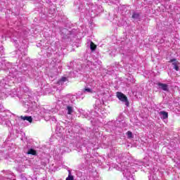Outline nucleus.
Instances as JSON below:
<instances>
[{
    "label": "nucleus",
    "instance_id": "f257e3e1",
    "mask_svg": "<svg viewBox=\"0 0 180 180\" xmlns=\"http://www.w3.org/2000/svg\"><path fill=\"white\" fill-rule=\"evenodd\" d=\"M116 98H117L118 100L120 101L121 102L126 103L127 107L129 106V102L128 101V98L122 92H120V91L116 92Z\"/></svg>",
    "mask_w": 180,
    "mask_h": 180
},
{
    "label": "nucleus",
    "instance_id": "0eeeda50",
    "mask_svg": "<svg viewBox=\"0 0 180 180\" xmlns=\"http://www.w3.org/2000/svg\"><path fill=\"white\" fill-rule=\"evenodd\" d=\"M27 155H37V150H35L34 149H30L28 150Z\"/></svg>",
    "mask_w": 180,
    "mask_h": 180
},
{
    "label": "nucleus",
    "instance_id": "f8f14e48",
    "mask_svg": "<svg viewBox=\"0 0 180 180\" xmlns=\"http://www.w3.org/2000/svg\"><path fill=\"white\" fill-rule=\"evenodd\" d=\"M68 115H72V113L73 112V110L70 106H68Z\"/></svg>",
    "mask_w": 180,
    "mask_h": 180
},
{
    "label": "nucleus",
    "instance_id": "20e7f679",
    "mask_svg": "<svg viewBox=\"0 0 180 180\" xmlns=\"http://www.w3.org/2000/svg\"><path fill=\"white\" fill-rule=\"evenodd\" d=\"M20 118H22V120L28 121L30 123H32L33 121L32 117L31 116H25V117L20 116Z\"/></svg>",
    "mask_w": 180,
    "mask_h": 180
},
{
    "label": "nucleus",
    "instance_id": "f03ea898",
    "mask_svg": "<svg viewBox=\"0 0 180 180\" xmlns=\"http://www.w3.org/2000/svg\"><path fill=\"white\" fill-rule=\"evenodd\" d=\"M168 63H172V65L174 66V70H175L176 72L179 71V65H180V62L177 60L176 58L170 59Z\"/></svg>",
    "mask_w": 180,
    "mask_h": 180
},
{
    "label": "nucleus",
    "instance_id": "ddd939ff",
    "mask_svg": "<svg viewBox=\"0 0 180 180\" xmlns=\"http://www.w3.org/2000/svg\"><path fill=\"white\" fill-rule=\"evenodd\" d=\"M84 91L89 92V93H92V91L91 89H84Z\"/></svg>",
    "mask_w": 180,
    "mask_h": 180
},
{
    "label": "nucleus",
    "instance_id": "4468645a",
    "mask_svg": "<svg viewBox=\"0 0 180 180\" xmlns=\"http://www.w3.org/2000/svg\"><path fill=\"white\" fill-rule=\"evenodd\" d=\"M13 180H15V179H13Z\"/></svg>",
    "mask_w": 180,
    "mask_h": 180
},
{
    "label": "nucleus",
    "instance_id": "9b49d317",
    "mask_svg": "<svg viewBox=\"0 0 180 180\" xmlns=\"http://www.w3.org/2000/svg\"><path fill=\"white\" fill-rule=\"evenodd\" d=\"M66 180H74V176L71 175L70 172H69L68 177H66Z\"/></svg>",
    "mask_w": 180,
    "mask_h": 180
},
{
    "label": "nucleus",
    "instance_id": "9d476101",
    "mask_svg": "<svg viewBox=\"0 0 180 180\" xmlns=\"http://www.w3.org/2000/svg\"><path fill=\"white\" fill-rule=\"evenodd\" d=\"M127 136L128 139H134V136L132 134V132L131 131H127Z\"/></svg>",
    "mask_w": 180,
    "mask_h": 180
},
{
    "label": "nucleus",
    "instance_id": "423d86ee",
    "mask_svg": "<svg viewBox=\"0 0 180 180\" xmlns=\"http://www.w3.org/2000/svg\"><path fill=\"white\" fill-rule=\"evenodd\" d=\"M159 114L163 115V120H166V119H167V117H169V115L167 114V112L166 111H160V112H159Z\"/></svg>",
    "mask_w": 180,
    "mask_h": 180
},
{
    "label": "nucleus",
    "instance_id": "1a4fd4ad",
    "mask_svg": "<svg viewBox=\"0 0 180 180\" xmlns=\"http://www.w3.org/2000/svg\"><path fill=\"white\" fill-rule=\"evenodd\" d=\"M67 80H68L67 77H63L62 79H60V80L58 81L57 84L60 85L61 84V82H67Z\"/></svg>",
    "mask_w": 180,
    "mask_h": 180
},
{
    "label": "nucleus",
    "instance_id": "6e6552de",
    "mask_svg": "<svg viewBox=\"0 0 180 180\" xmlns=\"http://www.w3.org/2000/svg\"><path fill=\"white\" fill-rule=\"evenodd\" d=\"M131 18L133 19H139L140 18V13H133Z\"/></svg>",
    "mask_w": 180,
    "mask_h": 180
},
{
    "label": "nucleus",
    "instance_id": "7ed1b4c3",
    "mask_svg": "<svg viewBox=\"0 0 180 180\" xmlns=\"http://www.w3.org/2000/svg\"><path fill=\"white\" fill-rule=\"evenodd\" d=\"M158 86H159L160 89L163 90L164 91H169V86H167V84L158 83Z\"/></svg>",
    "mask_w": 180,
    "mask_h": 180
},
{
    "label": "nucleus",
    "instance_id": "39448f33",
    "mask_svg": "<svg viewBox=\"0 0 180 180\" xmlns=\"http://www.w3.org/2000/svg\"><path fill=\"white\" fill-rule=\"evenodd\" d=\"M97 46L93 42L91 41L90 42V50H91V51H94L96 50Z\"/></svg>",
    "mask_w": 180,
    "mask_h": 180
}]
</instances>
